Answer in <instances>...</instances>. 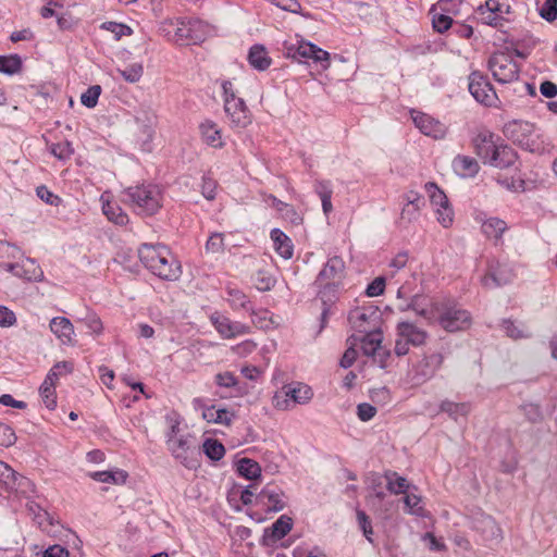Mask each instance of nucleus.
<instances>
[{"instance_id":"473e14b6","label":"nucleus","mask_w":557,"mask_h":557,"mask_svg":"<svg viewBox=\"0 0 557 557\" xmlns=\"http://www.w3.org/2000/svg\"><path fill=\"white\" fill-rule=\"evenodd\" d=\"M21 257L22 251L18 247L8 242H0V268L7 271Z\"/></svg>"},{"instance_id":"72a5a7b5","label":"nucleus","mask_w":557,"mask_h":557,"mask_svg":"<svg viewBox=\"0 0 557 557\" xmlns=\"http://www.w3.org/2000/svg\"><path fill=\"white\" fill-rule=\"evenodd\" d=\"M311 48V42L305 40H300L297 44L285 41L283 44L282 52L286 58L300 61L306 58Z\"/></svg>"},{"instance_id":"13d9d810","label":"nucleus","mask_w":557,"mask_h":557,"mask_svg":"<svg viewBox=\"0 0 557 557\" xmlns=\"http://www.w3.org/2000/svg\"><path fill=\"white\" fill-rule=\"evenodd\" d=\"M206 250L211 253H220L224 250V238L222 233L212 234L206 243Z\"/></svg>"},{"instance_id":"5701e85b","label":"nucleus","mask_w":557,"mask_h":557,"mask_svg":"<svg viewBox=\"0 0 557 557\" xmlns=\"http://www.w3.org/2000/svg\"><path fill=\"white\" fill-rule=\"evenodd\" d=\"M454 172L462 178H472L480 171L479 162L473 158L465 154H457L451 162Z\"/></svg>"},{"instance_id":"a878e982","label":"nucleus","mask_w":557,"mask_h":557,"mask_svg":"<svg viewBox=\"0 0 557 557\" xmlns=\"http://www.w3.org/2000/svg\"><path fill=\"white\" fill-rule=\"evenodd\" d=\"M285 388L293 408L296 405L308 404L313 397L312 388L305 383L294 382L285 384Z\"/></svg>"},{"instance_id":"ea45409f","label":"nucleus","mask_w":557,"mask_h":557,"mask_svg":"<svg viewBox=\"0 0 557 557\" xmlns=\"http://www.w3.org/2000/svg\"><path fill=\"white\" fill-rule=\"evenodd\" d=\"M117 73L127 83L134 84L140 81L144 74V66L141 63L135 62L128 64L125 69H117Z\"/></svg>"},{"instance_id":"7c9ffc66","label":"nucleus","mask_w":557,"mask_h":557,"mask_svg":"<svg viewBox=\"0 0 557 557\" xmlns=\"http://www.w3.org/2000/svg\"><path fill=\"white\" fill-rule=\"evenodd\" d=\"M399 337L409 342V344L419 346L424 343L426 333L409 322H400L397 325Z\"/></svg>"},{"instance_id":"6e6d98bb","label":"nucleus","mask_w":557,"mask_h":557,"mask_svg":"<svg viewBox=\"0 0 557 557\" xmlns=\"http://www.w3.org/2000/svg\"><path fill=\"white\" fill-rule=\"evenodd\" d=\"M409 260V255L407 250H401L397 252L388 262V268L391 269V276H394V274L399 271L400 269L405 268L407 262Z\"/></svg>"},{"instance_id":"603ef678","label":"nucleus","mask_w":557,"mask_h":557,"mask_svg":"<svg viewBox=\"0 0 557 557\" xmlns=\"http://www.w3.org/2000/svg\"><path fill=\"white\" fill-rule=\"evenodd\" d=\"M437 221L440 224L447 228L453 225L454 222V209L448 202L447 205H443V207H436Z\"/></svg>"},{"instance_id":"3c124183","label":"nucleus","mask_w":557,"mask_h":557,"mask_svg":"<svg viewBox=\"0 0 557 557\" xmlns=\"http://www.w3.org/2000/svg\"><path fill=\"white\" fill-rule=\"evenodd\" d=\"M101 27L111 32L116 40L133 34V30L129 26L116 22H106Z\"/></svg>"},{"instance_id":"1a4fd4ad","label":"nucleus","mask_w":557,"mask_h":557,"mask_svg":"<svg viewBox=\"0 0 557 557\" xmlns=\"http://www.w3.org/2000/svg\"><path fill=\"white\" fill-rule=\"evenodd\" d=\"M487 67L494 79L500 84H508L519 78L520 67L513 58L506 52H495L487 61Z\"/></svg>"},{"instance_id":"9b49d317","label":"nucleus","mask_w":557,"mask_h":557,"mask_svg":"<svg viewBox=\"0 0 557 557\" xmlns=\"http://www.w3.org/2000/svg\"><path fill=\"white\" fill-rule=\"evenodd\" d=\"M513 278L515 272L509 263L492 260L481 283L486 288H496L511 283Z\"/></svg>"},{"instance_id":"680f3d73","label":"nucleus","mask_w":557,"mask_h":557,"mask_svg":"<svg viewBox=\"0 0 557 557\" xmlns=\"http://www.w3.org/2000/svg\"><path fill=\"white\" fill-rule=\"evenodd\" d=\"M15 441L16 435L13 429L10 425L0 422V446H12Z\"/></svg>"},{"instance_id":"c85d7f7f","label":"nucleus","mask_w":557,"mask_h":557,"mask_svg":"<svg viewBox=\"0 0 557 557\" xmlns=\"http://www.w3.org/2000/svg\"><path fill=\"white\" fill-rule=\"evenodd\" d=\"M248 62L255 70L265 71L270 67L272 59L264 46L253 45L248 52Z\"/></svg>"},{"instance_id":"c756f323","label":"nucleus","mask_w":557,"mask_h":557,"mask_svg":"<svg viewBox=\"0 0 557 557\" xmlns=\"http://www.w3.org/2000/svg\"><path fill=\"white\" fill-rule=\"evenodd\" d=\"M271 239L275 251L284 259L293 257L294 247L290 238L281 230L274 228L271 231Z\"/></svg>"},{"instance_id":"e433bc0d","label":"nucleus","mask_w":557,"mask_h":557,"mask_svg":"<svg viewBox=\"0 0 557 557\" xmlns=\"http://www.w3.org/2000/svg\"><path fill=\"white\" fill-rule=\"evenodd\" d=\"M22 70V59L17 54L0 55V72L14 75Z\"/></svg>"},{"instance_id":"4d7b16f0","label":"nucleus","mask_w":557,"mask_h":557,"mask_svg":"<svg viewBox=\"0 0 557 557\" xmlns=\"http://www.w3.org/2000/svg\"><path fill=\"white\" fill-rule=\"evenodd\" d=\"M539 13L545 21L554 22L557 18V0H545Z\"/></svg>"},{"instance_id":"cd10ccee","label":"nucleus","mask_w":557,"mask_h":557,"mask_svg":"<svg viewBox=\"0 0 557 557\" xmlns=\"http://www.w3.org/2000/svg\"><path fill=\"white\" fill-rule=\"evenodd\" d=\"M199 129L201 137L207 145L213 148L223 147L221 129L216 123L210 120H206L199 125Z\"/></svg>"},{"instance_id":"37998d69","label":"nucleus","mask_w":557,"mask_h":557,"mask_svg":"<svg viewBox=\"0 0 557 557\" xmlns=\"http://www.w3.org/2000/svg\"><path fill=\"white\" fill-rule=\"evenodd\" d=\"M357 342H360L359 337H356L355 335L350 336L347 339V343L349 344L348 348L345 350L341 361L339 366L344 369H347L354 364L357 358V350L355 349V346L357 345Z\"/></svg>"},{"instance_id":"f704fd0d","label":"nucleus","mask_w":557,"mask_h":557,"mask_svg":"<svg viewBox=\"0 0 557 557\" xmlns=\"http://www.w3.org/2000/svg\"><path fill=\"white\" fill-rule=\"evenodd\" d=\"M89 476L98 482L122 484L126 482L128 475L123 470H114L91 472Z\"/></svg>"},{"instance_id":"20e7f679","label":"nucleus","mask_w":557,"mask_h":557,"mask_svg":"<svg viewBox=\"0 0 557 557\" xmlns=\"http://www.w3.org/2000/svg\"><path fill=\"white\" fill-rule=\"evenodd\" d=\"M123 201L138 214L153 215L162 207L163 193L156 184L131 186L124 189Z\"/></svg>"},{"instance_id":"4468645a","label":"nucleus","mask_w":557,"mask_h":557,"mask_svg":"<svg viewBox=\"0 0 557 557\" xmlns=\"http://www.w3.org/2000/svg\"><path fill=\"white\" fill-rule=\"evenodd\" d=\"M471 528L480 533L484 541L498 543L503 539V531L495 519L484 512H476L471 518Z\"/></svg>"},{"instance_id":"393cba45","label":"nucleus","mask_w":557,"mask_h":557,"mask_svg":"<svg viewBox=\"0 0 557 557\" xmlns=\"http://www.w3.org/2000/svg\"><path fill=\"white\" fill-rule=\"evenodd\" d=\"M507 223L496 216L482 220L481 230L486 238L493 239L495 245L503 243V234L507 231Z\"/></svg>"},{"instance_id":"0eeeda50","label":"nucleus","mask_w":557,"mask_h":557,"mask_svg":"<svg viewBox=\"0 0 557 557\" xmlns=\"http://www.w3.org/2000/svg\"><path fill=\"white\" fill-rule=\"evenodd\" d=\"M223 90L224 112L234 127L245 128L251 123V114L243 98L231 81L221 83Z\"/></svg>"},{"instance_id":"09e8293b","label":"nucleus","mask_w":557,"mask_h":557,"mask_svg":"<svg viewBox=\"0 0 557 557\" xmlns=\"http://www.w3.org/2000/svg\"><path fill=\"white\" fill-rule=\"evenodd\" d=\"M79 321L87 326L91 334L100 335L102 333V322L95 312L88 311L85 317L79 319Z\"/></svg>"},{"instance_id":"f3484780","label":"nucleus","mask_w":557,"mask_h":557,"mask_svg":"<svg viewBox=\"0 0 557 557\" xmlns=\"http://www.w3.org/2000/svg\"><path fill=\"white\" fill-rule=\"evenodd\" d=\"M166 443L169 450L171 451L175 459L180 460L188 469L195 467V461L190 458V454L193 451L189 435H169Z\"/></svg>"},{"instance_id":"0e129e2a","label":"nucleus","mask_w":557,"mask_h":557,"mask_svg":"<svg viewBox=\"0 0 557 557\" xmlns=\"http://www.w3.org/2000/svg\"><path fill=\"white\" fill-rule=\"evenodd\" d=\"M36 194L42 201L51 206H59L62 201L59 196L54 195L44 185L37 187Z\"/></svg>"},{"instance_id":"a211bd4d","label":"nucleus","mask_w":557,"mask_h":557,"mask_svg":"<svg viewBox=\"0 0 557 557\" xmlns=\"http://www.w3.org/2000/svg\"><path fill=\"white\" fill-rule=\"evenodd\" d=\"M7 272L26 281H37L42 276V271L36 261L30 258H24L23 256L20 260L14 262Z\"/></svg>"},{"instance_id":"9d476101","label":"nucleus","mask_w":557,"mask_h":557,"mask_svg":"<svg viewBox=\"0 0 557 557\" xmlns=\"http://www.w3.org/2000/svg\"><path fill=\"white\" fill-rule=\"evenodd\" d=\"M468 89L478 102L486 107H493L498 101L493 85L487 76L480 71H473L469 75Z\"/></svg>"},{"instance_id":"7ed1b4c3","label":"nucleus","mask_w":557,"mask_h":557,"mask_svg":"<svg viewBox=\"0 0 557 557\" xmlns=\"http://www.w3.org/2000/svg\"><path fill=\"white\" fill-rule=\"evenodd\" d=\"M144 265L162 280L175 281L181 275V265L163 245L144 244L138 250Z\"/></svg>"},{"instance_id":"dca6fc26","label":"nucleus","mask_w":557,"mask_h":557,"mask_svg":"<svg viewBox=\"0 0 557 557\" xmlns=\"http://www.w3.org/2000/svg\"><path fill=\"white\" fill-rule=\"evenodd\" d=\"M0 483L7 491L26 494L33 490V483L25 476L15 472L7 463L0 461Z\"/></svg>"},{"instance_id":"423d86ee","label":"nucleus","mask_w":557,"mask_h":557,"mask_svg":"<svg viewBox=\"0 0 557 557\" xmlns=\"http://www.w3.org/2000/svg\"><path fill=\"white\" fill-rule=\"evenodd\" d=\"M345 276V262L342 258L335 256L330 258L322 270L319 272L315 284L319 289V297L325 306L332 298L327 294H334L335 290L342 285Z\"/></svg>"},{"instance_id":"a18cd8bd","label":"nucleus","mask_w":557,"mask_h":557,"mask_svg":"<svg viewBox=\"0 0 557 557\" xmlns=\"http://www.w3.org/2000/svg\"><path fill=\"white\" fill-rule=\"evenodd\" d=\"M39 392L46 407L50 410L54 409L57 406L54 385L50 381H44Z\"/></svg>"},{"instance_id":"5fc2aeb1","label":"nucleus","mask_w":557,"mask_h":557,"mask_svg":"<svg viewBox=\"0 0 557 557\" xmlns=\"http://www.w3.org/2000/svg\"><path fill=\"white\" fill-rule=\"evenodd\" d=\"M252 324L259 329H268L272 324V319L268 310H251Z\"/></svg>"},{"instance_id":"39448f33","label":"nucleus","mask_w":557,"mask_h":557,"mask_svg":"<svg viewBox=\"0 0 557 557\" xmlns=\"http://www.w3.org/2000/svg\"><path fill=\"white\" fill-rule=\"evenodd\" d=\"M434 310L438 324L447 332L466 331L471 326V313L453 300L435 302Z\"/></svg>"},{"instance_id":"052dcab7","label":"nucleus","mask_w":557,"mask_h":557,"mask_svg":"<svg viewBox=\"0 0 557 557\" xmlns=\"http://www.w3.org/2000/svg\"><path fill=\"white\" fill-rule=\"evenodd\" d=\"M432 24L435 32L443 34L451 27L453 18L446 14H434Z\"/></svg>"},{"instance_id":"f8f14e48","label":"nucleus","mask_w":557,"mask_h":557,"mask_svg":"<svg viewBox=\"0 0 557 557\" xmlns=\"http://www.w3.org/2000/svg\"><path fill=\"white\" fill-rule=\"evenodd\" d=\"M210 33V27L198 18H184L178 21L175 29L177 41L201 42Z\"/></svg>"},{"instance_id":"864d4df0","label":"nucleus","mask_w":557,"mask_h":557,"mask_svg":"<svg viewBox=\"0 0 557 557\" xmlns=\"http://www.w3.org/2000/svg\"><path fill=\"white\" fill-rule=\"evenodd\" d=\"M101 94V87L99 85L90 86L82 96L81 102L87 108L96 107L99 96Z\"/></svg>"},{"instance_id":"bf43d9fd","label":"nucleus","mask_w":557,"mask_h":557,"mask_svg":"<svg viewBox=\"0 0 557 557\" xmlns=\"http://www.w3.org/2000/svg\"><path fill=\"white\" fill-rule=\"evenodd\" d=\"M218 187V183L210 175H203L202 184H201V194L208 200H213L215 198V190Z\"/></svg>"},{"instance_id":"774afa93","label":"nucleus","mask_w":557,"mask_h":557,"mask_svg":"<svg viewBox=\"0 0 557 557\" xmlns=\"http://www.w3.org/2000/svg\"><path fill=\"white\" fill-rule=\"evenodd\" d=\"M376 408L368 403H362L357 406V416L361 421H369L376 414Z\"/></svg>"},{"instance_id":"58836bf2","label":"nucleus","mask_w":557,"mask_h":557,"mask_svg":"<svg viewBox=\"0 0 557 557\" xmlns=\"http://www.w3.org/2000/svg\"><path fill=\"white\" fill-rule=\"evenodd\" d=\"M425 191L429 195L430 201L434 207H443L449 202L446 194L441 189L436 183L428 182L424 185Z\"/></svg>"},{"instance_id":"b1692460","label":"nucleus","mask_w":557,"mask_h":557,"mask_svg":"<svg viewBox=\"0 0 557 557\" xmlns=\"http://www.w3.org/2000/svg\"><path fill=\"white\" fill-rule=\"evenodd\" d=\"M102 202V212L107 219L120 226L126 225L129 221L127 213L116 203L109 199L108 193H103L100 197Z\"/></svg>"},{"instance_id":"c03bdc74","label":"nucleus","mask_w":557,"mask_h":557,"mask_svg":"<svg viewBox=\"0 0 557 557\" xmlns=\"http://www.w3.org/2000/svg\"><path fill=\"white\" fill-rule=\"evenodd\" d=\"M203 451L211 460H220L225 454L224 446L216 440L208 438L203 443Z\"/></svg>"},{"instance_id":"ddd939ff","label":"nucleus","mask_w":557,"mask_h":557,"mask_svg":"<svg viewBox=\"0 0 557 557\" xmlns=\"http://www.w3.org/2000/svg\"><path fill=\"white\" fill-rule=\"evenodd\" d=\"M210 321L220 336L225 339L246 335L251 331L249 325H246L242 322L232 321L230 318L216 311L210 315Z\"/></svg>"},{"instance_id":"338daca9","label":"nucleus","mask_w":557,"mask_h":557,"mask_svg":"<svg viewBox=\"0 0 557 557\" xmlns=\"http://www.w3.org/2000/svg\"><path fill=\"white\" fill-rule=\"evenodd\" d=\"M424 206H417L416 207L413 203L405 202L404 207H403V210H401V220H406L408 222L417 220L419 218V215H420V210Z\"/></svg>"},{"instance_id":"2f4dec72","label":"nucleus","mask_w":557,"mask_h":557,"mask_svg":"<svg viewBox=\"0 0 557 557\" xmlns=\"http://www.w3.org/2000/svg\"><path fill=\"white\" fill-rule=\"evenodd\" d=\"M202 418L210 423L230 425L234 419V413L224 408L218 409L215 406H210L203 409Z\"/></svg>"},{"instance_id":"c9c22d12","label":"nucleus","mask_w":557,"mask_h":557,"mask_svg":"<svg viewBox=\"0 0 557 557\" xmlns=\"http://www.w3.org/2000/svg\"><path fill=\"white\" fill-rule=\"evenodd\" d=\"M237 470L242 476L248 480H256L261 475L259 463L248 458L239 460Z\"/></svg>"},{"instance_id":"f257e3e1","label":"nucleus","mask_w":557,"mask_h":557,"mask_svg":"<svg viewBox=\"0 0 557 557\" xmlns=\"http://www.w3.org/2000/svg\"><path fill=\"white\" fill-rule=\"evenodd\" d=\"M348 321L354 330L363 334L359 337L363 354L377 359L380 367H383V311L380 306L370 302L362 308H356L349 312Z\"/></svg>"},{"instance_id":"6e6552de","label":"nucleus","mask_w":557,"mask_h":557,"mask_svg":"<svg viewBox=\"0 0 557 557\" xmlns=\"http://www.w3.org/2000/svg\"><path fill=\"white\" fill-rule=\"evenodd\" d=\"M505 136L522 149L530 152H540L542 143L535 134V126L527 121H511L504 127Z\"/></svg>"},{"instance_id":"49530a36","label":"nucleus","mask_w":557,"mask_h":557,"mask_svg":"<svg viewBox=\"0 0 557 557\" xmlns=\"http://www.w3.org/2000/svg\"><path fill=\"white\" fill-rule=\"evenodd\" d=\"M311 49L305 59H311L315 63H320L323 70L330 67V53L318 46L311 44Z\"/></svg>"},{"instance_id":"69168bd1","label":"nucleus","mask_w":557,"mask_h":557,"mask_svg":"<svg viewBox=\"0 0 557 557\" xmlns=\"http://www.w3.org/2000/svg\"><path fill=\"white\" fill-rule=\"evenodd\" d=\"M26 506L28 511L34 516V519L40 527L42 525L44 521H49L50 518L48 512L38 504L35 502H28Z\"/></svg>"},{"instance_id":"f03ea898","label":"nucleus","mask_w":557,"mask_h":557,"mask_svg":"<svg viewBox=\"0 0 557 557\" xmlns=\"http://www.w3.org/2000/svg\"><path fill=\"white\" fill-rule=\"evenodd\" d=\"M476 156L485 165L506 170L518 160L517 151L491 132H481L472 140Z\"/></svg>"},{"instance_id":"bb28decb","label":"nucleus","mask_w":557,"mask_h":557,"mask_svg":"<svg viewBox=\"0 0 557 557\" xmlns=\"http://www.w3.org/2000/svg\"><path fill=\"white\" fill-rule=\"evenodd\" d=\"M385 487L396 495L405 494L411 488L417 490V487L411 485L405 476H401L397 472L391 470H385Z\"/></svg>"},{"instance_id":"a19ab883","label":"nucleus","mask_w":557,"mask_h":557,"mask_svg":"<svg viewBox=\"0 0 557 557\" xmlns=\"http://www.w3.org/2000/svg\"><path fill=\"white\" fill-rule=\"evenodd\" d=\"M403 502L407 512L418 517L424 516V509L422 506H420L421 497L412 493L411 490L404 494Z\"/></svg>"},{"instance_id":"8fccbe9b","label":"nucleus","mask_w":557,"mask_h":557,"mask_svg":"<svg viewBox=\"0 0 557 557\" xmlns=\"http://www.w3.org/2000/svg\"><path fill=\"white\" fill-rule=\"evenodd\" d=\"M272 405L275 409L282 411L293 409L285 385L274 393L272 397Z\"/></svg>"},{"instance_id":"aec40b11","label":"nucleus","mask_w":557,"mask_h":557,"mask_svg":"<svg viewBox=\"0 0 557 557\" xmlns=\"http://www.w3.org/2000/svg\"><path fill=\"white\" fill-rule=\"evenodd\" d=\"M260 502L267 506L268 511L278 512L286 507L285 495L282 490L267 485L258 495Z\"/></svg>"},{"instance_id":"6ab92c4d","label":"nucleus","mask_w":557,"mask_h":557,"mask_svg":"<svg viewBox=\"0 0 557 557\" xmlns=\"http://www.w3.org/2000/svg\"><path fill=\"white\" fill-rule=\"evenodd\" d=\"M50 331L63 345H75V331L72 322L65 317H54L49 323Z\"/></svg>"},{"instance_id":"412c9836","label":"nucleus","mask_w":557,"mask_h":557,"mask_svg":"<svg viewBox=\"0 0 557 557\" xmlns=\"http://www.w3.org/2000/svg\"><path fill=\"white\" fill-rule=\"evenodd\" d=\"M293 529V519L282 515L270 529L264 531L263 541L267 545L274 544L286 536Z\"/></svg>"},{"instance_id":"4c0bfd02","label":"nucleus","mask_w":557,"mask_h":557,"mask_svg":"<svg viewBox=\"0 0 557 557\" xmlns=\"http://www.w3.org/2000/svg\"><path fill=\"white\" fill-rule=\"evenodd\" d=\"M441 411L448 413L454 420H457L459 416H467L470 411V405L467 403H453L450 400L442 401Z\"/></svg>"},{"instance_id":"79ce46f5","label":"nucleus","mask_w":557,"mask_h":557,"mask_svg":"<svg viewBox=\"0 0 557 557\" xmlns=\"http://www.w3.org/2000/svg\"><path fill=\"white\" fill-rule=\"evenodd\" d=\"M49 150L57 159L62 161L69 160L74 153V148L69 140L51 144Z\"/></svg>"},{"instance_id":"de8ad7c7","label":"nucleus","mask_w":557,"mask_h":557,"mask_svg":"<svg viewBox=\"0 0 557 557\" xmlns=\"http://www.w3.org/2000/svg\"><path fill=\"white\" fill-rule=\"evenodd\" d=\"M227 301L230 302L233 309H248L249 299L242 290L236 288H230L227 290Z\"/></svg>"},{"instance_id":"4be33fe9","label":"nucleus","mask_w":557,"mask_h":557,"mask_svg":"<svg viewBox=\"0 0 557 557\" xmlns=\"http://www.w3.org/2000/svg\"><path fill=\"white\" fill-rule=\"evenodd\" d=\"M443 363L441 354L425 356L416 367L417 383L424 382L432 377Z\"/></svg>"},{"instance_id":"e2e57ef3","label":"nucleus","mask_w":557,"mask_h":557,"mask_svg":"<svg viewBox=\"0 0 557 557\" xmlns=\"http://www.w3.org/2000/svg\"><path fill=\"white\" fill-rule=\"evenodd\" d=\"M503 327L506 334L513 339L529 337L527 331L518 327L511 320H504Z\"/></svg>"},{"instance_id":"2eb2a0df","label":"nucleus","mask_w":557,"mask_h":557,"mask_svg":"<svg viewBox=\"0 0 557 557\" xmlns=\"http://www.w3.org/2000/svg\"><path fill=\"white\" fill-rule=\"evenodd\" d=\"M410 115L416 127L419 128L422 134L435 139L445 137L447 132L446 126L438 120L417 110H411Z\"/></svg>"}]
</instances>
